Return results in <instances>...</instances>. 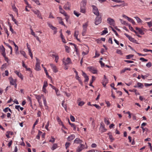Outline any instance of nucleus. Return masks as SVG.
Returning <instances> with one entry per match:
<instances>
[{"label": "nucleus", "mask_w": 152, "mask_h": 152, "mask_svg": "<svg viewBox=\"0 0 152 152\" xmlns=\"http://www.w3.org/2000/svg\"><path fill=\"white\" fill-rule=\"evenodd\" d=\"M116 53L120 55H122L123 53L122 52V51L121 50L119 49H117L116 50Z\"/></svg>", "instance_id": "8fccbe9b"}, {"label": "nucleus", "mask_w": 152, "mask_h": 152, "mask_svg": "<svg viewBox=\"0 0 152 152\" xmlns=\"http://www.w3.org/2000/svg\"><path fill=\"white\" fill-rule=\"evenodd\" d=\"M93 106H95L96 108L98 109H100L101 108V107L99 105L96 104H93Z\"/></svg>", "instance_id": "603ef678"}, {"label": "nucleus", "mask_w": 152, "mask_h": 152, "mask_svg": "<svg viewBox=\"0 0 152 152\" xmlns=\"http://www.w3.org/2000/svg\"><path fill=\"white\" fill-rule=\"evenodd\" d=\"M70 119L73 122H74L75 121V118L74 116H73L71 115L70 116Z\"/></svg>", "instance_id": "052dcab7"}, {"label": "nucleus", "mask_w": 152, "mask_h": 152, "mask_svg": "<svg viewBox=\"0 0 152 152\" xmlns=\"http://www.w3.org/2000/svg\"><path fill=\"white\" fill-rule=\"evenodd\" d=\"M48 25L51 28L52 30H54L56 29V28L55 27H54L52 25L50 24H48Z\"/></svg>", "instance_id": "a19ab883"}, {"label": "nucleus", "mask_w": 152, "mask_h": 152, "mask_svg": "<svg viewBox=\"0 0 152 152\" xmlns=\"http://www.w3.org/2000/svg\"><path fill=\"white\" fill-rule=\"evenodd\" d=\"M35 96L38 102H39L40 101H41V96L39 95H35Z\"/></svg>", "instance_id": "473e14b6"}, {"label": "nucleus", "mask_w": 152, "mask_h": 152, "mask_svg": "<svg viewBox=\"0 0 152 152\" xmlns=\"http://www.w3.org/2000/svg\"><path fill=\"white\" fill-rule=\"evenodd\" d=\"M50 66L53 70V71L54 72L56 73L58 72L57 68L55 65L52 64H50Z\"/></svg>", "instance_id": "4468645a"}, {"label": "nucleus", "mask_w": 152, "mask_h": 152, "mask_svg": "<svg viewBox=\"0 0 152 152\" xmlns=\"http://www.w3.org/2000/svg\"><path fill=\"white\" fill-rule=\"evenodd\" d=\"M58 20V21L59 23L61 24V25L65 26V25L62 21V19L61 17H58L57 18Z\"/></svg>", "instance_id": "2eb2a0df"}, {"label": "nucleus", "mask_w": 152, "mask_h": 152, "mask_svg": "<svg viewBox=\"0 0 152 152\" xmlns=\"http://www.w3.org/2000/svg\"><path fill=\"white\" fill-rule=\"evenodd\" d=\"M152 66V64L151 62H149L146 64V66L147 67L149 68L150 67Z\"/></svg>", "instance_id": "6e6d98bb"}, {"label": "nucleus", "mask_w": 152, "mask_h": 152, "mask_svg": "<svg viewBox=\"0 0 152 152\" xmlns=\"http://www.w3.org/2000/svg\"><path fill=\"white\" fill-rule=\"evenodd\" d=\"M128 20L130 22L132 23L133 24H135V23L134 20L132 18H129Z\"/></svg>", "instance_id": "c9c22d12"}, {"label": "nucleus", "mask_w": 152, "mask_h": 152, "mask_svg": "<svg viewBox=\"0 0 152 152\" xmlns=\"http://www.w3.org/2000/svg\"><path fill=\"white\" fill-rule=\"evenodd\" d=\"M76 79V80H77L78 81L79 83L81 85H83L82 81V80H81V78H80V77H77Z\"/></svg>", "instance_id": "e433bc0d"}, {"label": "nucleus", "mask_w": 152, "mask_h": 152, "mask_svg": "<svg viewBox=\"0 0 152 152\" xmlns=\"http://www.w3.org/2000/svg\"><path fill=\"white\" fill-rule=\"evenodd\" d=\"M27 99L28 101H29L30 104H31L32 103V101L31 98L29 96H28L27 98Z\"/></svg>", "instance_id": "e2e57ef3"}, {"label": "nucleus", "mask_w": 152, "mask_h": 152, "mask_svg": "<svg viewBox=\"0 0 152 152\" xmlns=\"http://www.w3.org/2000/svg\"><path fill=\"white\" fill-rule=\"evenodd\" d=\"M70 143L69 142H66L65 145V146L66 147V148L67 149L68 148H69V146H70Z\"/></svg>", "instance_id": "09e8293b"}, {"label": "nucleus", "mask_w": 152, "mask_h": 152, "mask_svg": "<svg viewBox=\"0 0 152 152\" xmlns=\"http://www.w3.org/2000/svg\"><path fill=\"white\" fill-rule=\"evenodd\" d=\"M73 69L74 70V72L75 73L76 76H75V78L77 77H79L77 72L75 70V69L74 68H73Z\"/></svg>", "instance_id": "c03bdc74"}, {"label": "nucleus", "mask_w": 152, "mask_h": 152, "mask_svg": "<svg viewBox=\"0 0 152 152\" xmlns=\"http://www.w3.org/2000/svg\"><path fill=\"white\" fill-rule=\"evenodd\" d=\"M49 121H48L47 123V124L45 126V129L47 130H48V126H49Z\"/></svg>", "instance_id": "338daca9"}, {"label": "nucleus", "mask_w": 152, "mask_h": 152, "mask_svg": "<svg viewBox=\"0 0 152 152\" xmlns=\"http://www.w3.org/2000/svg\"><path fill=\"white\" fill-rule=\"evenodd\" d=\"M107 22L110 25L113 26L115 24V21L114 20L110 17L107 18Z\"/></svg>", "instance_id": "39448f33"}, {"label": "nucleus", "mask_w": 152, "mask_h": 152, "mask_svg": "<svg viewBox=\"0 0 152 152\" xmlns=\"http://www.w3.org/2000/svg\"><path fill=\"white\" fill-rule=\"evenodd\" d=\"M90 71L93 74H96L97 73V70L94 67L92 66H89L88 68Z\"/></svg>", "instance_id": "f8f14e48"}, {"label": "nucleus", "mask_w": 152, "mask_h": 152, "mask_svg": "<svg viewBox=\"0 0 152 152\" xmlns=\"http://www.w3.org/2000/svg\"><path fill=\"white\" fill-rule=\"evenodd\" d=\"M82 142V140L79 138H76L74 141V143L77 144L81 143Z\"/></svg>", "instance_id": "a211bd4d"}, {"label": "nucleus", "mask_w": 152, "mask_h": 152, "mask_svg": "<svg viewBox=\"0 0 152 152\" xmlns=\"http://www.w3.org/2000/svg\"><path fill=\"white\" fill-rule=\"evenodd\" d=\"M43 103H44V105L45 106H47V102H46V99L45 97H43Z\"/></svg>", "instance_id": "49530a36"}, {"label": "nucleus", "mask_w": 152, "mask_h": 152, "mask_svg": "<svg viewBox=\"0 0 152 152\" xmlns=\"http://www.w3.org/2000/svg\"><path fill=\"white\" fill-rule=\"evenodd\" d=\"M10 31H11L12 33L14 34H15L16 32L14 31L13 30V29L12 28V26H10Z\"/></svg>", "instance_id": "774afa93"}, {"label": "nucleus", "mask_w": 152, "mask_h": 152, "mask_svg": "<svg viewBox=\"0 0 152 152\" xmlns=\"http://www.w3.org/2000/svg\"><path fill=\"white\" fill-rule=\"evenodd\" d=\"M139 33L140 34H141L142 35H143L144 33L143 32V31H142V30L140 28H139V29L138 30H137Z\"/></svg>", "instance_id": "79ce46f5"}, {"label": "nucleus", "mask_w": 152, "mask_h": 152, "mask_svg": "<svg viewBox=\"0 0 152 152\" xmlns=\"http://www.w3.org/2000/svg\"><path fill=\"white\" fill-rule=\"evenodd\" d=\"M108 32L107 31V28H104V30L102 31V32L101 34L102 35H103L106 34Z\"/></svg>", "instance_id": "7c9ffc66"}, {"label": "nucleus", "mask_w": 152, "mask_h": 152, "mask_svg": "<svg viewBox=\"0 0 152 152\" xmlns=\"http://www.w3.org/2000/svg\"><path fill=\"white\" fill-rule=\"evenodd\" d=\"M12 7L13 11L15 12H17V11L18 10L16 7L15 6H12Z\"/></svg>", "instance_id": "bf43d9fd"}, {"label": "nucleus", "mask_w": 152, "mask_h": 152, "mask_svg": "<svg viewBox=\"0 0 152 152\" xmlns=\"http://www.w3.org/2000/svg\"><path fill=\"white\" fill-rule=\"evenodd\" d=\"M57 144L56 143H54L53 144V145L51 148V149L53 151L55 149H56L57 148Z\"/></svg>", "instance_id": "bb28decb"}, {"label": "nucleus", "mask_w": 152, "mask_h": 152, "mask_svg": "<svg viewBox=\"0 0 152 152\" xmlns=\"http://www.w3.org/2000/svg\"><path fill=\"white\" fill-rule=\"evenodd\" d=\"M93 12L96 16L100 15L97 8L95 6L93 5Z\"/></svg>", "instance_id": "20e7f679"}, {"label": "nucleus", "mask_w": 152, "mask_h": 152, "mask_svg": "<svg viewBox=\"0 0 152 152\" xmlns=\"http://www.w3.org/2000/svg\"><path fill=\"white\" fill-rule=\"evenodd\" d=\"M63 62L64 65H66L72 63L71 61L69 58H67L66 59H63Z\"/></svg>", "instance_id": "423d86ee"}, {"label": "nucleus", "mask_w": 152, "mask_h": 152, "mask_svg": "<svg viewBox=\"0 0 152 152\" xmlns=\"http://www.w3.org/2000/svg\"><path fill=\"white\" fill-rule=\"evenodd\" d=\"M100 128L102 129V132H105L107 130V129L105 128L103 122H101L100 123Z\"/></svg>", "instance_id": "dca6fc26"}, {"label": "nucleus", "mask_w": 152, "mask_h": 152, "mask_svg": "<svg viewBox=\"0 0 152 152\" xmlns=\"http://www.w3.org/2000/svg\"><path fill=\"white\" fill-rule=\"evenodd\" d=\"M85 147V146L84 145L81 144L78 147L76 150V152H80L84 149Z\"/></svg>", "instance_id": "6e6552de"}, {"label": "nucleus", "mask_w": 152, "mask_h": 152, "mask_svg": "<svg viewBox=\"0 0 152 152\" xmlns=\"http://www.w3.org/2000/svg\"><path fill=\"white\" fill-rule=\"evenodd\" d=\"M10 16L11 17L12 20L17 25H18V22L15 18H14L13 15L12 14H10Z\"/></svg>", "instance_id": "5701e85b"}, {"label": "nucleus", "mask_w": 152, "mask_h": 152, "mask_svg": "<svg viewBox=\"0 0 152 152\" xmlns=\"http://www.w3.org/2000/svg\"><path fill=\"white\" fill-rule=\"evenodd\" d=\"M48 85V83L46 81H44L43 83V88H46Z\"/></svg>", "instance_id": "58836bf2"}, {"label": "nucleus", "mask_w": 152, "mask_h": 152, "mask_svg": "<svg viewBox=\"0 0 152 152\" xmlns=\"http://www.w3.org/2000/svg\"><path fill=\"white\" fill-rule=\"evenodd\" d=\"M95 77L94 76H92V80L91 81H90V84H89V86H92L93 87H94V86L92 85V84L93 82L95 80Z\"/></svg>", "instance_id": "4be33fe9"}, {"label": "nucleus", "mask_w": 152, "mask_h": 152, "mask_svg": "<svg viewBox=\"0 0 152 152\" xmlns=\"http://www.w3.org/2000/svg\"><path fill=\"white\" fill-rule=\"evenodd\" d=\"M134 18L136 19V20L138 23L142 22V20L138 17L137 16H135L134 17Z\"/></svg>", "instance_id": "c756f323"}, {"label": "nucleus", "mask_w": 152, "mask_h": 152, "mask_svg": "<svg viewBox=\"0 0 152 152\" xmlns=\"http://www.w3.org/2000/svg\"><path fill=\"white\" fill-rule=\"evenodd\" d=\"M85 103L83 101H80L78 102V105L79 106H82Z\"/></svg>", "instance_id": "37998d69"}, {"label": "nucleus", "mask_w": 152, "mask_h": 152, "mask_svg": "<svg viewBox=\"0 0 152 152\" xmlns=\"http://www.w3.org/2000/svg\"><path fill=\"white\" fill-rule=\"evenodd\" d=\"M124 34L127 37L129 40L131 42H135L136 40L134 38H133L132 37L126 33H125Z\"/></svg>", "instance_id": "1a4fd4ad"}, {"label": "nucleus", "mask_w": 152, "mask_h": 152, "mask_svg": "<svg viewBox=\"0 0 152 152\" xmlns=\"http://www.w3.org/2000/svg\"><path fill=\"white\" fill-rule=\"evenodd\" d=\"M148 75H149L148 74H147L146 75H141V77L143 79H145L148 76Z\"/></svg>", "instance_id": "0e129e2a"}, {"label": "nucleus", "mask_w": 152, "mask_h": 152, "mask_svg": "<svg viewBox=\"0 0 152 152\" xmlns=\"http://www.w3.org/2000/svg\"><path fill=\"white\" fill-rule=\"evenodd\" d=\"M9 79L10 80V83L12 85H14L15 83V80L11 77H9Z\"/></svg>", "instance_id": "6ab92c4d"}, {"label": "nucleus", "mask_w": 152, "mask_h": 152, "mask_svg": "<svg viewBox=\"0 0 152 152\" xmlns=\"http://www.w3.org/2000/svg\"><path fill=\"white\" fill-rule=\"evenodd\" d=\"M104 121L105 124L107 125H108L110 124V121L108 119L105 118H104Z\"/></svg>", "instance_id": "f704fd0d"}, {"label": "nucleus", "mask_w": 152, "mask_h": 152, "mask_svg": "<svg viewBox=\"0 0 152 152\" xmlns=\"http://www.w3.org/2000/svg\"><path fill=\"white\" fill-rule=\"evenodd\" d=\"M85 6H83V7L81 5L80 7V12L84 13L86 12Z\"/></svg>", "instance_id": "b1692460"}, {"label": "nucleus", "mask_w": 152, "mask_h": 152, "mask_svg": "<svg viewBox=\"0 0 152 152\" xmlns=\"http://www.w3.org/2000/svg\"><path fill=\"white\" fill-rule=\"evenodd\" d=\"M65 50L66 51V52L68 53H69V47L66 45L65 46Z\"/></svg>", "instance_id": "864d4df0"}, {"label": "nucleus", "mask_w": 152, "mask_h": 152, "mask_svg": "<svg viewBox=\"0 0 152 152\" xmlns=\"http://www.w3.org/2000/svg\"><path fill=\"white\" fill-rule=\"evenodd\" d=\"M111 28L112 30L113 31V32H114L115 33V35L116 36H118V33L115 30H114L112 27H111Z\"/></svg>", "instance_id": "5fc2aeb1"}, {"label": "nucleus", "mask_w": 152, "mask_h": 152, "mask_svg": "<svg viewBox=\"0 0 152 152\" xmlns=\"http://www.w3.org/2000/svg\"><path fill=\"white\" fill-rule=\"evenodd\" d=\"M119 20L120 21L121 23L125 25L128 26V23H127L125 21L123 20L122 19H120Z\"/></svg>", "instance_id": "c85d7f7f"}, {"label": "nucleus", "mask_w": 152, "mask_h": 152, "mask_svg": "<svg viewBox=\"0 0 152 152\" xmlns=\"http://www.w3.org/2000/svg\"><path fill=\"white\" fill-rule=\"evenodd\" d=\"M28 51L29 52V55L30 56L31 58H33V54L31 52V50L30 48H28Z\"/></svg>", "instance_id": "4c0bfd02"}, {"label": "nucleus", "mask_w": 152, "mask_h": 152, "mask_svg": "<svg viewBox=\"0 0 152 152\" xmlns=\"http://www.w3.org/2000/svg\"><path fill=\"white\" fill-rule=\"evenodd\" d=\"M137 85H138V87L139 88H142L144 86L143 84L140 83L138 82L137 83Z\"/></svg>", "instance_id": "2f4dec72"}, {"label": "nucleus", "mask_w": 152, "mask_h": 152, "mask_svg": "<svg viewBox=\"0 0 152 152\" xmlns=\"http://www.w3.org/2000/svg\"><path fill=\"white\" fill-rule=\"evenodd\" d=\"M133 91L135 92V94L136 95H138L140 94L138 92H137V90L136 89H133Z\"/></svg>", "instance_id": "69168bd1"}, {"label": "nucleus", "mask_w": 152, "mask_h": 152, "mask_svg": "<svg viewBox=\"0 0 152 152\" xmlns=\"http://www.w3.org/2000/svg\"><path fill=\"white\" fill-rule=\"evenodd\" d=\"M15 73L18 75V76L21 79H23V77H22V75L19 72L16 71L15 72Z\"/></svg>", "instance_id": "cd10ccee"}, {"label": "nucleus", "mask_w": 152, "mask_h": 152, "mask_svg": "<svg viewBox=\"0 0 152 152\" xmlns=\"http://www.w3.org/2000/svg\"><path fill=\"white\" fill-rule=\"evenodd\" d=\"M9 72L7 70H6L5 71V73L3 74V76H8V75Z\"/></svg>", "instance_id": "4d7b16f0"}, {"label": "nucleus", "mask_w": 152, "mask_h": 152, "mask_svg": "<svg viewBox=\"0 0 152 152\" xmlns=\"http://www.w3.org/2000/svg\"><path fill=\"white\" fill-rule=\"evenodd\" d=\"M33 12L36 15L37 17L41 19H42V18L41 16V14L39 10H33Z\"/></svg>", "instance_id": "9d476101"}, {"label": "nucleus", "mask_w": 152, "mask_h": 152, "mask_svg": "<svg viewBox=\"0 0 152 152\" xmlns=\"http://www.w3.org/2000/svg\"><path fill=\"white\" fill-rule=\"evenodd\" d=\"M52 139L50 140L49 141L50 142L54 143L55 140V139L52 136L51 137Z\"/></svg>", "instance_id": "a18cd8bd"}, {"label": "nucleus", "mask_w": 152, "mask_h": 152, "mask_svg": "<svg viewBox=\"0 0 152 152\" xmlns=\"http://www.w3.org/2000/svg\"><path fill=\"white\" fill-rule=\"evenodd\" d=\"M95 24L97 25L100 23L102 21V18L101 15L96 16V17L95 19Z\"/></svg>", "instance_id": "f257e3e1"}, {"label": "nucleus", "mask_w": 152, "mask_h": 152, "mask_svg": "<svg viewBox=\"0 0 152 152\" xmlns=\"http://www.w3.org/2000/svg\"><path fill=\"white\" fill-rule=\"evenodd\" d=\"M74 14L77 17H78L80 15V14H79L78 12H77L76 11H74Z\"/></svg>", "instance_id": "de8ad7c7"}, {"label": "nucleus", "mask_w": 152, "mask_h": 152, "mask_svg": "<svg viewBox=\"0 0 152 152\" xmlns=\"http://www.w3.org/2000/svg\"><path fill=\"white\" fill-rule=\"evenodd\" d=\"M13 45H14L15 47V53H17V52H18V47L15 44V42H13Z\"/></svg>", "instance_id": "a878e982"}, {"label": "nucleus", "mask_w": 152, "mask_h": 152, "mask_svg": "<svg viewBox=\"0 0 152 152\" xmlns=\"http://www.w3.org/2000/svg\"><path fill=\"white\" fill-rule=\"evenodd\" d=\"M71 4L69 2H67L64 6V8L66 10H70Z\"/></svg>", "instance_id": "ddd939ff"}, {"label": "nucleus", "mask_w": 152, "mask_h": 152, "mask_svg": "<svg viewBox=\"0 0 152 152\" xmlns=\"http://www.w3.org/2000/svg\"><path fill=\"white\" fill-rule=\"evenodd\" d=\"M21 54L25 58H26L27 56L25 52L24 51L20 52Z\"/></svg>", "instance_id": "3c124183"}, {"label": "nucleus", "mask_w": 152, "mask_h": 152, "mask_svg": "<svg viewBox=\"0 0 152 152\" xmlns=\"http://www.w3.org/2000/svg\"><path fill=\"white\" fill-rule=\"evenodd\" d=\"M68 122L69 124L71 125V126L73 128V130H76V127L75 124H74L71 123L69 120H68Z\"/></svg>", "instance_id": "393cba45"}, {"label": "nucleus", "mask_w": 152, "mask_h": 152, "mask_svg": "<svg viewBox=\"0 0 152 152\" xmlns=\"http://www.w3.org/2000/svg\"><path fill=\"white\" fill-rule=\"evenodd\" d=\"M88 23L86 22L83 25V30L82 32V35L83 36L85 35L88 26Z\"/></svg>", "instance_id": "7ed1b4c3"}, {"label": "nucleus", "mask_w": 152, "mask_h": 152, "mask_svg": "<svg viewBox=\"0 0 152 152\" xmlns=\"http://www.w3.org/2000/svg\"><path fill=\"white\" fill-rule=\"evenodd\" d=\"M82 75L85 78V80L84 81V82H88L89 80V78L88 76L86 74L85 72H83Z\"/></svg>", "instance_id": "f3484780"}, {"label": "nucleus", "mask_w": 152, "mask_h": 152, "mask_svg": "<svg viewBox=\"0 0 152 152\" xmlns=\"http://www.w3.org/2000/svg\"><path fill=\"white\" fill-rule=\"evenodd\" d=\"M102 83L104 87H105L106 85L108 83V80L106 78L105 75H104V79L102 80Z\"/></svg>", "instance_id": "9b49d317"}, {"label": "nucleus", "mask_w": 152, "mask_h": 152, "mask_svg": "<svg viewBox=\"0 0 152 152\" xmlns=\"http://www.w3.org/2000/svg\"><path fill=\"white\" fill-rule=\"evenodd\" d=\"M75 137V135L73 134L69 136L67 138V140L69 141H70L73 140Z\"/></svg>", "instance_id": "aec40b11"}, {"label": "nucleus", "mask_w": 152, "mask_h": 152, "mask_svg": "<svg viewBox=\"0 0 152 152\" xmlns=\"http://www.w3.org/2000/svg\"><path fill=\"white\" fill-rule=\"evenodd\" d=\"M86 1L85 0H83L82 2L81 5L82 6V5L83 6H86Z\"/></svg>", "instance_id": "13d9d810"}, {"label": "nucleus", "mask_w": 152, "mask_h": 152, "mask_svg": "<svg viewBox=\"0 0 152 152\" xmlns=\"http://www.w3.org/2000/svg\"><path fill=\"white\" fill-rule=\"evenodd\" d=\"M5 50V48L2 45L0 46V52L3 56H4L6 55Z\"/></svg>", "instance_id": "0eeeda50"}, {"label": "nucleus", "mask_w": 152, "mask_h": 152, "mask_svg": "<svg viewBox=\"0 0 152 152\" xmlns=\"http://www.w3.org/2000/svg\"><path fill=\"white\" fill-rule=\"evenodd\" d=\"M134 55H132V54H130L129 55H128L126 56V58L127 59H130L131 58H132L133 57Z\"/></svg>", "instance_id": "ea45409f"}, {"label": "nucleus", "mask_w": 152, "mask_h": 152, "mask_svg": "<svg viewBox=\"0 0 152 152\" xmlns=\"http://www.w3.org/2000/svg\"><path fill=\"white\" fill-rule=\"evenodd\" d=\"M36 63L35 65V69L37 71L40 70V62L39 60L37 58H36Z\"/></svg>", "instance_id": "f03ea898"}, {"label": "nucleus", "mask_w": 152, "mask_h": 152, "mask_svg": "<svg viewBox=\"0 0 152 152\" xmlns=\"http://www.w3.org/2000/svg\"><path fill=\"white\" fill-rule=\"evenodd\" d=\"M146 23H147L149 27H151L152 26V23L151 21L149 22H147Z\"/></svg>", "instance_id": "680f3d73"}, {"label": "nucleus", "mask_w": 152, "mask_h": 152, "mask_svg": "<svg viewBox=\"0 0 152 152\" xmlns=\"http://www.w3.org/2000/svg\"><path fill=\"white\" fill-rule=\"evenodd\" d=\"M64 101H62V102L61 104L63 107L64 108L65 110H66L67 109V106L66 104H64Z\"/></svg>", "instance_id": "72a5a7b5"}, {"label": "nucleus", "mask_w": 152, "mask_h": 152, "mask_svg": "<svg viewBox=\"0 0 152 152\" xmlns=\"http://www.w3.org/2000/svg\"><path fill=\"white\" fill-rule=\"evenodd\" d=\"M79 34V31H75L74 34V37H75V38L78 41H80V39L77 38L78 35Z\"/></svg>", "instance_id": "412c9836"}]
</instances>
